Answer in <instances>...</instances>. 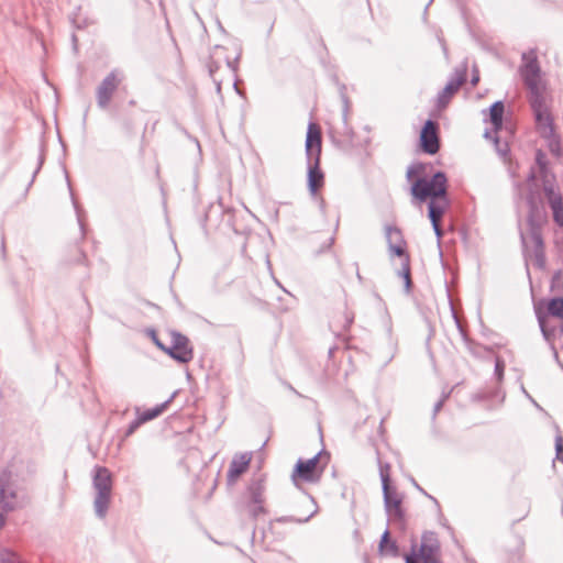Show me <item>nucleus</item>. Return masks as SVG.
<instances>
[{"mask_svg":"<svg viewBox=\"0 0 563 563\" xmlns=\"http://www.w3.org/2000/svg\"><path fill=\"white\" fill-rule=\"evenodd\" d=\"M529 91L531 95L530 106H531L533 113L548 110L544 98L539 90V86H536L534 89H529Z\"/></svg>","mask_w":563,"mask_h":563,"instance_id":"5701e85b","label":"nucleus"},{"mask_svg":"<svg viewBox=\"0 0 563 563\" xmlns=\"http://www.w3.org/2000/svg\"><path fill=\"white\" fill-rule=\"evenodd\" d=\"M322 137L319 125L313 122H309L306 135V159L313 161L321 158Z\"/></svg>","mask_w":563,"mask_h":563,"instance_id":"f8f14e48","label":"nucleus"},{"mask_svg":"<svg viewBox=\"0 0 563 563\" xmlns=\"http://www.w3.org/2000/svg\"><path fill=\"white\" fill-rule=\"evenodd\" d=\"M377 463L379 468V477L382 482V489L390 487V465L388 463H383L379 453L377 452Z\"/></svg>","mask_w":563,"mask_h":563,"instance_id":"bb28decb","label":"nucleus"},{"mask_svg":"<svg viewBox=\"0 0 563 563\" xmlns=\"http://www.w3.org/2000/svg\"><path fill=\"white\" fill-rule=\"evenodd\" d=\"M536 162L541 168L545 167V156L541 150L536 153Z\"/></svg>","mask_w":563,"mask_h":563,"instance_id":"a19ab883","label":"nucleus"},{"mask_svg":"<svg viewBox=\"0 0 563 563\" xmlns=\"http://www.w3.org/2000/svg\"><path fill=\"white\" fill-rule=\"evenodd\" d=\"M413 200L422 203L428 199L434 200L445 198L448 194V177L444 172H435L431 178L426 176L417 177L410 187Z\"/></svg>","mask_w":563,"mask_h":563,"instance_id":"f257e3e1","label":"nucleus"},{"mask_svg":"<svg viewBox=\"0 0 563 563\" xmlns=\"http://www.w3.org/2000/svg\"><path fill=\"white\" fill-rule=\"evenodd\" d=\"M74 207H75V210H76V213H77V218H78V223H79V227H80V230H81V236L84 238L85 235V225L80 219V210H79V206L76 201H74Z\"/></svg>","mask_w":563,"mask_h":563,"instance_id":"79ce46f5","label":"nucleus"},{"mask_svg":"<svg viewBox=\"0 0 563 563\" xmlns=\"http://www.w3.org/2000/svg\"><path fill=\"white\" fill-rule=\"evenodd\" d=\"M536 316H537L538 323H539V327H540V330L542 332L543 338L547 341H550L551 338L554 335L555 328L548 325V323H547V321H548L547 314L543 313L541 311V309L536 308Z\"/></svg>","mask_w":563,"mask_h":563,"instance_id":"b1692460","label":"nucleus"},{"mask_svg":"<svg viewBox=\"0 0 563 563\" xmlns=\"http://www.w3.org/2000/svg\"><path fill=\"white\" fill-rule=\"evenodd\" d=\"M489 120L494 129V133H497L503 128L505 104L504 101L497 100L489 107Z\"/></svg>","mask_w":563,"mask_h":563,"instance_id":"6ab92c4d","label":"nucleus"},{"mask_svg":"<svg viewBox=\"0 0 563 563\" xmlns=\"http://www.w3.org/2000/svg\"><path fill=\"white\" fill-rule=\"evenodd\" d=\"M148 335L151 336L153 343L161 350V351H167L166 350V345L159 340L156 331L154 329H150L148 331Z\"/></svg>","mask_w":563,"mask_h":563,"instance_id":"4c0bfd02","label":"nucleus"},{"mask_svg":"<svg viewBox=\"0 0 563 563\" xmlns=\"http://www.w3.org/2000/svg\"><path fill=\"white\" fill-rule=\"evenodd\" d=\"M520 236H521V242H522V244L525 246L526 245V238H525L523 233H521Z\"/></svg>","mask_w":563,"mask_h":563,"instance_id":"69168bd1","label":"nucleus"},{"mask_svg":"<svg viewBox=\"0 0 563 563\" xmlns=\"http://www.w3.org/2000/svg\"><path fill=\"white\" fill-rule=\"evenodd\" d=\"M466 64L455 68L453 76L449 79L445 87L438 95L439 108L446 107L453 95L456 93L460 87L466 81Z\"/></svg>","mask_w":563,"mask_h":563,"instance_id":"1a4fd4ad","label":"nucleus"},{"mask_svg":"<svg viewBox=\"0 0 563 563\" xmlns=\"http://www.w3.org/2000/svg\"><path fill=\"white\" fill-rule=\"evenodd\" d=\"M393 231V242H396V231H401L398 227L387 224L385 225V238L387 239L388 230Z\"/></svg>","mask_w":563,"mask_h":563,"instance_id":"49530a36","label":"nucleus"},{"mask_svg":"<svg viewBox=\"0 0 563 563\" xmlns=\"http://www.w3.org/2000/svg\"><path fill=\"white\" fill-rule=\"evenodd\" d=\"M538 129L543 130L542 136L551 137L554 135L553 118L548 110L533 113Z\"/></svg>","mask_w":563,"mask_h":563,"instance_id":"a211bd4d","label":"nucleus"},{"mask_svg":"<svg viewBox=\"0 0 563 563\" xmlns=\"http://www.w3.org/2000/svg\"><path fill=\"white\" fill-rule=\"evenodd\" d=\"M548 316L563 319V297H553L548 302Z\"/></svg>","mask_w":563,"mask_h":563,"instance_id":"393cba45","label":"nucleus"},{"mask_svg":"<svg viewBox=\"0 0 563 563\" xmlns=\"http://www.w3.org/2000/svg\"><path fill=\"white\" fill-rule=\"evenodd\" d=\"M143 423L145 422L141 420V417L137 413L136 418L129 423L125 430V437L132 435Z\"/></svg>","mask_w":563,"mask_h":563,"instance_id":"473e14b6","label":"nucleus"},{"mask_svg":"<svg viewBox=\"0 0 563 563\" xmlns=\"http://www.w3.org/2000/svg\"><path fill=\"white\" fill-rule=\"evenodd\" d=\"M207 68H208V71H209V75L211 78H214V74L219 70L220 68V63H218L217 60H214L212 57H210L207 62ZM216 81V79H213Z\"/></svg>","mask_w":563,"mask_h":563,"instance_id":"e433bc0d","label":"nucleus"},{"mask_svg":"<svg viewBox=\"0 0 563 563\" xmlns=\"http://www.w3.org/2000/svg\"><path fill=\"white\" fill-rule=\"evenodd\" d=\"M0 563H26L20 554L8 548L0 549Z\"/></svg>","mask_w":563,"mask_h":563,"instance_id":"cd10ccee","label":"nucleus"},{"mask_svg":"<svg viewBox=\"0 0 563 563\" xmlns=\"http://www.w3.org/2000/svg\"><path fill=\"white\" fill-rule=\"evenodd\" d=\"M172 344L169 345V350H175L176 347H190L189 339L178 331H172Z\"/></svg>","mask_w":563,"mask_h":563,"instance_id":"c756f323","label":"nucleus"},{"mask_svg":"<svg viewBox=\"0 0 563 563\" xmlns=\"http://www.w3.org/2000/svg\"><path fill=\"white\" fill-rule=\"evenodd\" d=\"M526 397L532 402L534 399L532 398V396L529 394V393H526Z\"/></svg>","mask_w":563,"mask_h":563,"instance_id":"0e129e2a","label":"nucleus"},{"mask_svg":"<svg viewBox=\"0 0 563 563\" xmlns=\"http://www.w3.org/2000/svg\"><path fill=\"white\" fill-rule=\"evenodd\" d=\"M238 60H239V56L235 57L234 60H231L230 58H227V66L232 69L234 73L236 71V64H238Z\"/></svg>","mask_w":563,"mask_h":563,"instance_id":"09e8293b","label":"nucleus"},{"mask_svg":"<svg viewBox=\"0 0 563 563\" xmlns=\"http://www.w3.org/2000/svg\"><path fill=\"white\" fill-rule=\"evenodd\" d=\"M410 481H411L412 485H413V486H415V487H416V488H417L421 494H423L424 496H427L428 498H430L431 500H433L437 505H439L438 500H437L433 496L429 495V494H428V493H427V492H426V490H424V489H423V488H422V487H421V486L416 482V479H415V478H412V477H411V478H410Z\"/></svg>","mask_w":563,"mask_h":563,"instance_id":"ea45409f","label":"nucleus"},{"mask_svg":"<svg viewBox=\"0 0 563 563\" xmlns=\"http://www.w3.org/2000/svg\"><path fill=\"white\" fill-rule=\"evenodd\" d=\"M92 486L96 490L93 510L99 519H103L107 516L112 494V476L107 467L95 466Z\"/></svg>","mask_w":563,"mask_h":563,"instance_id":"7ed1b4c3","label":"nucleus"},{"mask_svg":"<svg viewBox=\"0 0 563 563\" xmlns=\"http://www.w3.org/2000/svg\"><path fill=\"white\" fill-rule=\"evenodd\" d=\"M123 80L120 70H111L100 82L96 90V101L100 109H107L119 85Z\"/></svg>","mask_w":563,"mask_h":563,"instance_id":"0eeeda50","label":"nucleus"},{"mask_svg":"<svg viewBox=\"0 0 563 563\" xmlns=\"http://www.w3.org/2000/svg\"><path fill=\"white\" fill-rule=\"evenodd\" d=\"M432 1L433 0H429V3L426 5V8H424V15L427 14L428 7L431 4Z\"/></svg>","mask_w":563,"mask_h":563,"instance_id":"774afa93","label":"nucleus"},{"mask_svg":"<svg viewBox=\"0 0 563 563\" xmlns=\"http://www.w3.org/2000/svg\"><path fill=\"white\" fill-rule=\"evenodd\" d=\"M384 507L386 514L394 520L404 522L405 510L402 508V499L398 496L396 487L383 488Z\"/></svg>","mask_w":563,"mask_h":563,"instance_id":"9b49d317","label":"nucleus"},{"mask_svg":"<svg viewBox=\"0 0 563 563\" xmlns=\"http://www.w3.org/2000/svg\"><path fill=\"white\" fill-rule=\"evenodd\" d=\"M552 350H553V358H555V361L560 364V366L563 368V365L560 363V360H559V355H558V352L555 350V347L552 345Z\"/></svg>","mask_w":563,"mask_h":563,"instance_id":"5fc2aeb1","label":"nucleus"},{"mask_svg":"<svg viewBox=\"0 0 563 563\" xmlns=\"http://www.w3.org/2000/svg\"><path fill=\"white\" fill-rule=\"evenodd\" d=\"M494 143L496 145V150L500 156H506L509 153V146L507 143H500L499 137H494Z\"/></svg>","mask_w":563,"mask_h":563,"instance_id":"f704fd0d","label":"nucleus"},{"mask_svg":"<svg viewBox=\"0 0 563 563\" xmlns=\"http://www.w3.org/2000/svg\"><path fill=\"white\" fill-rule=\"evenodd\" d=\"M444 405V398H440L433 406L432 419L435 418L437 413L441 410Z\"/></svg>","mask_w":563,"mask_h":563,"instance_id":"a18cd8bd","label":"nucleus"},{"mask_svg":"<svg viewBox=\"0 0 563 563\" xmlns=\"http://www.w3.org/2000/svg\"><path fill=\"white\" fill-rule=\"evenodd\" d=\"M354 321V314L352 312H345V324L344 329H347L351 327V324Z\"/></svg>","mask_w":563,"mask_h":563,"instance_id":"de8ad7c7","label":"nucleus"},{"mask_svg":"<svg viewBox=\"0 0 563 563\" xmlns=\"http://www.w3.org/2000/svg\"><path fill=\"white\" fill-rule=\"evenodd\" d=\"M449 395H450V393H448V394L443 393L441 398H444V401H445L448 399Z\"/></svg>","mask_w":563,"mask_h":563,"instance_id":"338daca9","label":"nucleus"},{"mask_svg":"<svg viewBox=\"0 0 563 563\" xmlns=\"http://www.w3.org/2000/svg\"><path fill=\"white\" fill-rule=\"evenodd\" d=\"M1 251H2V254L4 255V253H5V245H4V238L3 236L1 239Z\"/></svg>","mask_w":563,"mask_h":563,"instance_id":"680f3d73","label":"nucleus"},{"mask_svg":"<svg viewBox=\"0 0 563 563\" xmlns=\"http://www.w3.org/2000/svg\"><path fill=\"white\" fill-rule=\"evenodd\" d=\"M343 102H344V108H343V114H342V124H343V135L346 137V140L349 142H352L353 141V136H354V131L353 129L347 123V111H349V101H347V98L345 96H343Z\"/></svg>","mask_w":563,"mask_h":563,"instance_id":"c85d7f7f","label":"nucleus"},{"mask_svg":"<svg viewBox=\"0 0 563 563\" xmlns=\"http://www.w3.org/2000/svg\"><path fill=\"white\" fill-rule=\"evenodd\" d=\"M353 265H354L355 271H356V277H357V279L360 280V283H362L363 277H362V276H361V274H360L358 265H357V263H354Z\"/></svg>","mask_w":563,"mask_h":563,"instance_id":"6e6d98bb","label":"nucleus"},{"mask_svg":"<svg viewBox=\"0 0 563 563\" xmlns=\"http://www.w3.org/2000/svg\"><path fill=\"white\" fill-rule=\"evenodd\" d=\"M43 162H44V157H43V155L41 154V155L38 156V164H37V167H36V168H35V170L33 172L32 179L30 180L29 186H31V185L33 184V181H34V178H35L36 174L40 172V169H41V167H42V165H43Z\"/></svg>","mask_w":563,"mask_h":563,"instance_id":"c03bdc74","label":"nucleus"},{"mask_svg":"<svg viewBox=\"0 0 563 563\" xmlns=\"http://www.w3.org/2000/svg\"><path fill=\"white\" fill-rule=\"evenodd\" d=\"M415 174H416V167L411 165L408 168L406 176H407L408 179H410Z\"/></svg>","mask_w":563,"mask_h":563,"instance_id":"603ef678","label":"nucleus"},{"mask_svg":"<svg viewBox=\"0 0 563 563\" xmlns=\"http://www.w3.org/2000/svg\"><path fill=\"white\" fill-rule=\"evenodd\" d=\"M559 278H561V271H558V272L554 273V275L552 277V282L554 283Z\"/></svg>","mask_w":563,"mask_h":563,"instance_id":"13d9d810","label":"nucleus"},{"mask_svg":"<svg viewBox=\"0 0 563 563\" xmlns=\"http://www.w3.org/2000/svg\"><path fill=\"white\" fill-rule=\"evenodd\" d=\"M531 404H532V405H533L538 410H543V408H542V407H541V406H540L536 400H533Z\"/></svg>","mask_w":563,"mask_h":563,"instance_id":"e2e57ef3","label":"nucleus"},{"mask_svg":"<svg viewBox=\"0 0 563 563\" xmlns=\"http://www.w3.org/2000/svg\"><path fill=\"white\" fill-rule=\"evenodd\" d=\"M544 195L550 203L554 198L562 197L560 192H556L552 185H544L543 187Z\"/></svg>","mask_w":563,"mask_h":563,"instance_id":"72a5a7b5","label":"nucleus"},{"mask_svg":"<svg viewBox=\"0 0 563 563\" xmlns=\"http://www.w3.org/2000/svg\"><path fill=\"white\" fill-rule=\"evenodd\" d=\"M323 451H320L312 457L303 461L302 459H299L294 467L291 477L294 481L296 478H300L303 482L307 483H317L320 481L323 468L320 467V456Z\"/></svg>","mask_w":563,"mask_h":563,"instance_id":"423d86ee","label":"nucleus"},{"mask_svg":"<svg viewBox=\"0 0 563 563\" xmlns=\"http://www.w3.org/2000/svg\"><path fill=\"white\" fill-rule=\"evenodd\" d=\"M378 550L380 553L388 554L393 558H397L399 555L398 544L396 541L390 539L388 529H386L380 537Z\"/></svg>","mask_w":563,"mask_h":563,"instance_id":"412c9836","label":"nucleus"},{"mask_svg":"<svg viewBox=\"0 0 563 563\" xmlns=\"http://www.w3.org/2000/svg\"><path fill=\"white\" fill-rule=\"evenodd\" d=\"M166 350L167 351L164 352L180 364H186L190 362L194 357V351L191 346L176 347L175 350H169V346L166 345Z\"/></svg>","mask_w":563,"mask_h":563,"instance_id":"4be33fe9","label":"nucleus"},{"mask_svg":"<svg viewBox=\"0 0 563 563\" xmlns=\"http://www.w3.org/2000/svg\"><path fill=\"white\" fill-rule=\"evenodd\" d=\"M528 227H529V233L530 238L534 244L533 250V257H534V266L543 271L545 269V251H544V242L541 233V228L537 223V221L533 219V217L528 218Z\"/></svg>","mask_w":563,"mask_h":563,"instance_id":"9d476101","label":"nucleus"},{"mask_svg":"<svg viewBox=\"0 0 563 563\" xmlns=\"http://www.w3.org/2000/svg\"><path fill=\"white\" fill-rule=\"evenodd\" d=\"M432 334H433V330H432V328H430V332H429V335H428V338H427V346H428V347H429V342H430V340H431Z\"/></svg>","mask_w":563,"mask_h":563,"instance_id":"052dcab7","label":"nucleus"},{"mask_svg":"<svg viewBox=\"0 0 563 563\" xmlns=\"http://www.w3.org/2000/svg\"><path fill=\"white\" fill-rule=\"evenodd\" d=\"M412 166L416 167V174L424 172V164L423 163H416Z\"/></svg>","mask_w":563,"mask_h":563,"instance_id":"8fccbe9b","label":"nucleus"},{"mask_svg":"<svg viewBox=\"0 0 563 563\" xmlns=\"http://www.w3.org/2000/svg\"><path fill=\"white\" fill-rule=\"evenodd\" d=\"M16 505V489L12 472L7 467L0 472V529L5 522V515Z\"/></svg>","mask_w":563,"mask_h":563,"instance_id":"39448f33","label":"nucleus"},{"mask_svg":"<svg viewBox=\"0 0 563 563\" xmlns=\"http://www.w3.org/2000/svg\"><path fill=\"white\" fill-rule=\"evenodd\" d=\"M249 503L264 504L265 479L263 475L254 477L247 486Z\"/></svg>","mask_w":563,"mask_h":563,"instance_id":"f3484780","label":"nucleus"},{"mask_svg":"<svg viewBox=\"0 0 563 563\" xmlns=\"http://www.w3.org/2000/svg\"><path fill=\"white\" fill-rule=\"evenodd\" d=\"M333 243H334V238H333V236H331V238L328 240L327 244H324V246L322 247V251H324V250H329V249L333 245Z\"/></svg>","mask_w":563,"mask_h":563,"instance_id":"864d4df0","label":"nucleus"},{"mask_svg":"<svg viewBox=\"0 0 563 563\" xmlns=\"http://www.w3.org/2000/svg\"><path fill=\"white\" fill-rule=\"evenodd\" d=\"M441 544L433 531H424L421 543L411 542L410 552L405 555L406 563H442L440 560Z\"/></svg>","mask_w":563,"mask_h":563,"instance_id":"f03ea898","label":"nucleus"},{"mask_svg":"<svg viewBox=\"0 0 563 563\" xmlns=\"http://www.w3.org/2000/svg\"><path fill=\"white\" fill-rule=\"evenodd\" d=\"M450 203L448 195L445 198L430 200L428 203V218L430 222H441V219L450 207Z\"/></svg>","mask_w":563,"mask_h":563,"instance_id":"dca6fc26","label":"nucleus"},{"mask_svg":"<svg viewBox=\"0 0 563 563\" xmlns=\"http://www.w3.org/2000/svg\"><path fill=\"white\" fill-rule=\"evenodd\" d=\"M522 59L526 63L519 69L521 78L528 89H534L536 86H539L540 78V66L537 56L527 59V54H522Z\"/></svg>","mask_w":563,"mask_h":563,"instance_id":"ddd939ff","label":"nucleus"},{"mask_svg":"<svg viewBox=\"0 0 563 563\" xmlns=\"http://www.w3.org/2000/svg\"><path fill=\"white\" fill-rule=\"evenodd\" d=\"M396 242H393V231L389 229L387 234L388 251L391 256H398L401 258V266L397 271L398 277L404 280V290L408 295L412 290V279L410 269V256L406 251V240L404 239L401 231H396Z\"/></svg>","mask_w":563,"mask_h":563,"instance_id":"20e7f679","label":"nucleus"},{"mask_svg":"<svg viewBox=\"0 0 563 563\" xmlns=\"http://www.w3.org/2000/svg\"><path fill=\"white\" fill-rule=\"evenodd\" d=\"M505 373V362L500 356L495 357V367H494V376L497 382H503Z\"/></svg>","mask_w":563,"mask_h":563,"instance_id":"2f4dec72","label":"nucleus"},{"mask_svg":"<svg viewBox=\"0 0 563 563\" xmlns=\"http://www.w3.org/2000/svg\"><path fill=\"white\" fill-rule=\"evenodd\" d=\"M175 396H176V391L170 395V397L168 399H166L165 401H163L162 404H158L153 408L145 409L142 412H140L139 408H136V412L140 415L141 420H143L144 422L151 421V420L157 418L158 416H161L167 409L169 404L174 400Z\"/></svg>","mask_w":563,"mask_h":563,"instance_id":"aec40b11","label":"nucleus"},{"mask_svg":"<svg viewBox=\"0 0 563 563\" xmlns=\"http://www.w3.org/2000/svg\"><path fill=\"white\" fill-rule=\"evenodd\" d=\"M71 41H73L74 48L77 49V36L75 34L71 35Z\"/></svg>","mask_w":563,"mask_h":563,"instance_id":"bf43d9fd","label":"nucleus"},{"mask_svg":"<svg viewBox=\"0 0 563 563\" xmlns=\"http://www.w3.org/2000/svg\"><path fill=\"white\" fill-rule=\"evenodd\" d=\"M431 225L438 240H440L443 236V230L441 229L440 222H431Z\"/></svg>","mask_w":563,"mask_h":563,"instance_id":"37998d69","label":"nucleus"},{"mask_svg":"<svg viewBox=\"0 0 563 563\" xmlns=\"http://www.w3.org/2000/svg\"><path fill=\"white\" fill-rule=\"evenodd\" d=\"M497 136L496 134L493 136L492 132L486 130L485 133H484V137L485 139H489V140H493L494 141V137Z\"/></svg>","mask_w":563,"mask_h":563,"instance_id":"4d7b16f0","label":"nucleus"},{"mask_svg":"<svg viewBox=\"0 0 563 563\" xmlns=\"http://www.w3.org/2000/svg\"><path fill=\"white\" fill-rule=\"evenodd\" d=\"M324 175L320 168V159L307 161V186L311 195L323 186Z\"/></svg>","mask_w":563,"mask_h":563,"instance_id":"4468645a","label":"nucleus"},{"mask_svg":"<svg viewBox=\"0 0 563 563\" xmlns=\"http://www.w3.org/2000/svg\"><path fill=\"white\" fill-rule=\"evenodd\" d=\"M316 514V511L311 512L309 516H307L303 519H297L295 517H282L278 519L279 522H297V523H305L311 519V517Z\"/></svg>","mask_w":563,"mask_h":563,"instance_id":"58836bf2","label":"nucleus"},{"mask_svg":"<svg viewBox=\"0 0 563 563\" xmlns=\"http://www.w3.org/2000/svg\"><path fill=\"white\" fill-rule=\"evenodd\" d=\"M478 81H479V75H478V73H474L471 78V85L476 86Z\"/></svg>","mask_w":563,"mask_h":563,"instance_id":"3c124183","label":"nucleus"},{"mask_svg":"<svg viewBox=\"0 0 563 563\" xmlns=\"http://www.w3.org/2000/svg\"><path fill=\"white\" fill-rule=\"evenodd\" d=\"M250 516L256 520L261 515H264L266 512L265 507L263 504H252L247 503L246 505Z\"/></svg>","mask_w":563,"mask_h":563,"instance_id":"7c9ffc66","label":"nucleus"},{"mask_svg":"<svg viewBox=\"0 0 563 563\" xmlns=\"http://www.w3.org/2000/svg\"><path fill=\"white\" fill-rule=\"evenodd\" d=\"M555 454L556 459L563 463V438L561 435L555 438Z\"/></svg>","mask_w":563,"mask_h":563,"instance_id":"c9c22d12","label":"nucleus"},{"mask_svg":"<svg viewBox=\"0 0 563 563\" xmlns=\"http://www.w3.org/2000/svg\"><path fill=\"white\" fill-rule=\"evenodd\" d=\"M439 125L435 121L428 119L420 132L419 143L420 150L428 154L434 155L440 150V139H439Z\"/></svg>","mask_w":563,"mask_h":563,"instance_id":"6e6552de","label":"nucleus"},{"mask_svg":"<svg viewBox=\"0 0 563 563\" xmlns=\"http://www.w3.org/2000/svg\"><path fill=\"white\" fill-rule=\"evenodd\" d=\"M251 459L250 453L235 455L232 459L227 475L229 484H233L249 468Z\"/></svg>","mask_w":563,"mask_h":563,"instance_id":"2eb2a0df","label":"nucleus"},{"mask_svg":"<svg viewBox=\"0 0 563 563\" xmlns=\"http://www.w3.org/2000/svg\"><path fill=\"white\" fill-rule=\"evenodd\" d=\"M549 206L552 209L554 222L558 225L563 227V198L562 197L554 198L549 203Z\"/></svg>","mask_w":563,"mask_h":563,"instance_id":"a878e982","label":"nucleus"}]
</instances>
